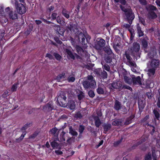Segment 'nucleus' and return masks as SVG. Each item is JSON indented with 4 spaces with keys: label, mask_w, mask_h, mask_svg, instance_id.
Masks as SVG:
<instances>
[{
    "label": "nucleus",
    "mask_w": 160,
    "mask_h": 160,
    "mask_svg": "<svg viewBox=\"0 0 160 160\" xmlns=\"http://www.w3.org/2000/svg\"><path fill=\"white\" fill-rule=\"evenodd\" d=\"M124 79L125 82L128 84H131L132 83V79L128 77L126 75L124 76Z\"/></svg>",
    "instance_id": "4be33fe9"
},
{
    "label": "nucleus",
    "mask_w": 160,
    "mask_h": 160,
    "mask_svg": "<svg viewBox=\"0 0 160 160\" xmlns=\"http://www.w3.org/2000/svg\"><path fill=\"white\" fill-rule=\"evenodd\" d=\"M140 45L137 42H134L132 47L131 48L132 54L136 58V59L140 58Z\"/></svg>",
    "instance_id": "f03ea898"
},
{
    "label": "nucleus",
    "mask_w": 160,
    "mask_h": 160,
    "mask_svg": "<svg viewBox=\"0 0 160 160\" xmlns=\"http://www.w3.org/2000/svg\"><path fill=\"white\" fill-rule=\"evenodd\" d=\"M43 109L45 110H50L53 109L52 102H49L43 107Z\"/></svg>",
    "instance_id": "a211bd4d"
},
{
    "label": "nucleus",
    "mask_w": 160,
    "mask_h": 160,
    "mask_svg": "<svg viewBox=\"0 0 160 160\" xmlns=\"http://www.w3.org/2000/svg\"><path fill=\"white\" fill-rule=\"evenodd\" d=\"M149 118V115H147L143 119V122L145 121Z\"/></svg>",
    "instance_id": "774afa93"
},
{
    "label": "nucleus",
    "mask_w": 160,
    "mask_h": 160,
    "mask_svg": "<svg viewBox=\"0 0 160 160\" xmlns=\"http://www.w3.org/2000/svg\"><path fill=\"white\" fill-rule=\"evenodd\" d=\"M132 81L133 83L134 84H138L140 85L141 84V78L140 76H138L136 78L132 77Z\"/></svg>",
    "instance_id": "2eb2a0df"
},
{
    "label": "nucleus",
    "mask_w": 160,
    "mask_h": 160,
    "mask_svg": "<svg viewBox=\"0 0 160 160\" xmlns=\"http://www.w3.org/2000/svg\"><path fill=\"white\" fill-rule=\"evenodd\" d=\"M78 118H81L82 117V116L80 112H77L75 115Z\"/></svg>",
    "instance_id": "8fccbe9b"
},
{
    "label": "nucleus",
    "mask_w": 160,
    "mask_h": 160,
    "mask_svg": "<svg viewBox=\"0 0 160 160\" xmlns=\"http://www.w3.org/2000/svg\"><path fill=\"white\" fill-rule=\"evenodd\" d=\"M51 134L54 135L55 138H58V129L56 128H53L50 131Z\"/></svg>",
    "instance_id": "6ab92c4d"
},
{
    "label": "nucleus",
    "mask_w": 160,
    "mask_h": 160,
    "mask_svg": "<svg viewBox=\"0 0 160 160\" xmlns=\"http://www.w3.org/2000/svg\"><path fill=\"white\" fill-rule=\"evenodd\" d=\"M119 1L118 2H120L123 5H125L126 3V1L125 0H119Z\"/></svg>",
    "instance_id": "bf43d9fd"
},
{
    "label": "nucleus",
    "mask_w": 160,
    "mask_h": 160,
    "mask_svg": "<svg viewBox=\"0 0 160 160\" xmlns=\"http://www.w3.org/2000/svg\"><path fill=\"white\" fill-rule=\"evenodd\" d=\"M15 5V8L18 13L22 14L26 12V8L23 4L21 3H18L16 1Z\"/></svg>",
    "instance_id": "20e7f679"
},
{
    "label": "nucleus",
    "mask_w": 160,
    "mask_h": 160,
    "mask_svg": "<svg viewBox=\"0 0 160 160\" xmlns=\"http://www.w3.org/2000/svg\"><path fill=\"white\" fill-rule=\"evenodd\" d=\"M104 51L108 54H113L112 51L109 47H106L104 48Z\"/></svg>",
    "instance_id": "bb28decb"
},
{
    "label": "nucleus",
    "mask_w": 160,
    "mask_h": 160,
    "mask_svg": "<svg viewBox=\"0 0 160 160\" xmlns=\"http://www.w3.org/2000/svg\"><path fill=\"white\" fill-rule=\"evenodd\" d=\"M137 31L139 37L143 36L144 34L143 32L141 30V28L139 26V24L137 25Z\"/></svg>",
    "instance_id": "aec40b11"
},
{
    "label": "nucleus",
    "mask_w": 160,
    "mask_h": 160,
    "mask_svg": "<svg viewBox=\"0 0 160 160\" xmlns=\"http://www.w3.org/2000/svg\"><path fill=\"white\" fill-rule=\"evenodd\" d=\"M69 133L73 136H77L78 135V133L75 131L73 130L72 128H69Z\"/></svg>",
    "instance_id": "473e14b6"
},
{
    "label": "nucleus",
    "mask_w": 160,
    "mask_h": 160,
    "mask_svg": "<svg viewBox=\"0 0 160 160\" xmlns=\"http://www.w3.org/2000/svg\"><path fill=\"white\" fill-rule=\"evenodd\" d=\"M150 8L151 10H156V8L153 6H150Z\"/></svg>",
    "instance_id": "13d9d810"
},
{
    "label": "nucleus",
    "mask_w": 160,
    "mask_h": 160,
    "mask_svg": "<svg viewBox=\"0 0 160 160\" xmlns=\"http://www.w3.org/2000/svg\"><path fill=\"white\" fill-rule=\"evenodd\" d=\"M139 19L140 21L144 25L145 22H144V19L141 18H140L139 17Z\"/></svg>",
    "instance_id": "052dcab7"
},
{
    "label": "nucleus",
    "mask_w": 160,
    "mask_h": 160,
    "mask_svg": "<svg viewBox=\"0 0 160 160\" xmlns=\"http://www.w3.org/2000/svg\"><path fill=\"white\" fill-rule=\"evenodd\" d=\"M155 150L157 151L160 150V140L157 141L155 149H152V156L153 157V160H157V157L156 156L155 154Z\"/></svg>",
    "instance_id": "6e6552de"
},
{
    "label": "nucleus",
    "mask_w": 160,
    "mask_h": 160,
    "mask_svg": "<svg viewBox=\"0 0 160 160\" xmlns=\"http://www.w3.org/2000/svg\"><path fill=\"white\" fill-rule=\"evenodd\" d=\"M18 83H15L13 84L11 88V90L12 92H14L16 91L18 87Z\"/></svg>",
    "instance_id": "4c0bfd02"
},
{
    "label": "nucleus",
    "mask_w": 160,
    "mask_h": 160,
    "mask_svg": "<svg viewBox=\"0 0 160 160\" xmlns=\"http://www.w3.org/2000/svg\"><path fill=\"white\" fill-rule=\"evenodd\" d=\"M46 57H48L50 59H54L53 56L51 54L48 53L47 54Z\"/></svg>",
    "instance_id": "603ef678"
},
{
    "label": "nucleus",
    "mask_w": 160,
    "mask_h": 160,
    "mask_svg": "<svg viewBox=\"0 0 160 160\" xmlns=\"http://www.w3.org/2000/svg\"><path fill=\"white\" fill-rule=\"evenodd\" d=\"M55 40L57 42V43L59 44H61L62 43V41L59 40L58 38H56Z\"/></svg>",
    "instance_id": "69168bd1"
},
{
    "label": "nucleus",
    "mask_w": 160,
    "mask_h": 160,
    "mask_svg": "<svg viewBox=\"0 0 160 160\" xmlns=\"http://www.w3.org/2000/svg\"><path fill=\"white\" fill-rule=\"evenodd\" d=\"M104 69L108 71H109L110 70V68L108 65L107 64L103 66Z\"/></svg>",
    "instance_id": "864d4df0"
},
{
    "label": "nucleus",
    "mask_w": 160,
    "mask_h": 160,
    "mask_svg": "<svg viewBox=\"0 0 160 160\" xmlns=\"http://www.w3.org/2000/svg\"><path fill=\"white\" fill-rule=\"evenodd\" d=\"M155 69L152 68L148 70V74L150 76H151L154 75L155 72Z\"/></svg>",
    "instance_id": "b1692460"
},
{
    "label": "nucleus",
    "mask_w": 160,
    "mask_h": 160,
    "mask_svg": "<svg viewBox=\"0 0 160 160\" xmlns=\"http://www.w3.org/2000/svg\"><path fill=\"white\" fill-rule=\"evenodd\" d=\"M58 140V138H55L53 141L51 142V145L53 148H57L58 146V143L57 141Z\"/></svg>",
    "instance_id": "f3484780"
},
{
    "label": "nucleus",
    "mask_w": 160,
    "mask_h": 160,
    "mask_svg": "<svg viewBox=\"0 0 160 160\" xmlns=\"http://www.w3.org/2000/svg\"><path fill=\"white\" fill-rule=\"evenodd\" d=\"M153 112L154 114V115L157 118V119H159V114L158 112L156 110L154 109Z\"/></svg>",
    "instance_id": "58836bf2"
},
{
    "label": "nucleus",
    "mask_w": 160,
    "mask_h": 160,
    "mask_svg": "<svg viewBox=\"0 0 160 160\" xmlns=\"http://www.w3.org/2000/svg\"><path fill=\"white\" fill-rule=\"evenodd\" d=\"M56 19L57 22L60 24L63 25L65 23V22L62 20V18H61V17L59 16L57 17Z\"/></svg>",
    "instance_id": "a878e982"
},
{
    "label": "nucleus",
    "mask_w": 160,
    "mask_h": 160,
    "mask_svg": "<svg viewBox=\"0 0 160 160\" xmlns=\"http://www.w3.org/2000/svg\"><path fill=\"white\" fill-rule=\"evenodd\" d=\"M65 78V73H62L59 74L57 77L56 80L58 82H62L64 80Z\"/></svg>",
    "instance_id": "dca6fc26"
},
{
    "label": "nucleus",
    "mask_w": 160,
    "mask_h": 160,
    "mask_svg": "<svg viewBox=\"0 0 160 160\" xmlns=\"http://www.w3.org/2000/svg\"><path fill=\"white\" fill-rule=\"evenodd\" d=\"M97 92L99 94H102L104 93L103 89L101 88H98L97 90Z\"/></svg>",
    "instance_id": "c03bdc74"
},
{
    "label": "nucleus",
    "mask_w": 160,
    "mask_h": 160,
    "mask_svg": "<svg viewBox=\"0 0 160 160\" xmlns=\"http://www.w3.org/2000/svg\"><path fill=\"white\" fill-rule=\"evenodd\" d=\"M142 45L144 48H146L148 46V42L147 41L143 40L142 41Z\"/></svg>",
    "instance_id": "37998d69"
},
{
    "label": "nucleus",
    "mask_w": 160,
    "mask_h": 160,
    "mask_svg": "<svg viewBox=\"0 0 160 160\" xmlns=\"http://www.w3.org/2000/svg\"><path fill=\"white\" fill-rule=\"evenodd\" d=\"M151 155L150 154H148L147 155L145 158V160H151Z\"/></svg>",
    "instance_id": "5fc2aeb1"
},
{
    "label": "nucleus",
    "mask_w": 160,
    "mask_h": 160,
    "mask_svg": "<svg viewBox=\"0 0 160 160\" xmlns=\"http://www.w3.org/2000/svg\"><path fill=\"white\" fill-rule=\"evenodd\" d=\"M68 28L71 32L73 31L75 32H77V29L75 28L74 25H70Z\"/></svg>",
    "instance_id": "c756f323"
},
{
    "label": "nucleus",
    "mask_w": 160,
    "mask_h": 160,
    "mask_svg": "<svg viewBox=\"0 0 160 160\" xmlns=\"http://www.w3.org/2000/svg\"><path fill=\"white\" fill-rule=\"evenodd\" d=\"M57 13L55 12L53 13L51 16L52 19L53 20H54L57 18Z\"/></svg>",
    "instance_id": "09e8293b"
},
{
    "label": "nucleus",
    "mask_w": 160,
    "mask_h": 160,
    "mask_svg": "<svg viewBox=\"0 0 160 160\" xmlns=\"http://www.w3.org/2000/svg\"><path fill=\"white\" fill-rule=\"evenodd\" d=\"M111 127V125L110 124H106L104 125V129L106 131H107L110 129Z\"/></svg>",
    "instance_id": "c9c22d12"
},
{
    "label": "nucleus",
    "mask_w": 160,
    "mask_h": 160,
    "mask_svg": "<svg viewBox=\"0 0 160 160\" xmlns=\"http://www.w3.org/2000/svg\"><path fill=\"white\" fill-rule=\"evenodd\" d=\"M84 93L82 92H81L80 94L78 95V97L79 100H81L84 98Z\"/></svg>",
    "instance_id": "a18cd8bd"
},
{
    "label": "nucleus",
    "mask_w": 160,
    "mask_h": 160,
    "mask_svg": "<svg viewBox=\"0 0 160 160\" xmlns=\"http://www.w3.org/2000/svg\"><path fill=\"white\" fill-rule=\"evenodd\" d=\"M26 134V132H23L22 135H21V137H20V138H19L16 139L17 141H19L22 140L24 137V136Z\"/></svg>",
    "instance_id": "a19ab883"
},
{
    "label": "nucleus",
    "mask_w": 160,
    "mask_h": 160,
    "mask_svg": "<svg viewBox=\"0 0 160 160\" xmlns=\"http://www.w3.org/2000/svg\"><path fill=\"white\" fill-rule=\"evenodd\" d=\"M94 119L95 120V124L96 126L98 127L101 124V122L100 120L98 117H95Z\"/></svg>",
    "instance_id": "393cba45"
},
{
    "label": "nucleus",
    "mask_w": 160,
    "mask_h": 160,
    "mask_svg": "<svg viewBox=\"0 0 160 160\" xmlns=\"http://www.w3.org/2000/svg\"><path fill=\"white\" fill-rule=\"evenodd\" d=\"M125 55L128 60L127 62V64L129 66L135 67L136 66V64L134 62L131 61L132 58L130 55L126 53H125Z\"/></svg>",
    "instance_id": "1a4fd4ad"
},
{
    "label": "nucleus",
    "mask_w": 160,
    "mask_h": 160,
    "mask_svg": "<svg viewBox=\"0 0 160 160\" xmlns=\"http://www.w3.org/2000/svg\"><path fill=\"white\" fill-rule=\"evenodd\" d=\"M88 80L83 81L82 84L85 88L88 89L93 88L96 86V83L93 78L92 76L89 75L87 77Z\"/></svg>",
    "instance_id": "f257e3e1"
},
{
    "label": "nucleus",
    "mask_w": 160,
    "mask_h": 160,
    "mask_svg": "<svg viewBox=\"0 0 160 160\" xmlns=\"http://www.w3.org/2000/svg\"><path fill=\"white\" fill-rule=\"evenodd\" d=\"M53 56L58 61H60L62 58L61 56L57 52L53 53Z\"/></svg>",
    "instance_id": "2f4dec72"
},
{
    "label": "nucleus",
    "mask_w": 160,
    "mask_h": 160,
    "mask_svg": "<svg viewBox=\"0 0 160 160\" xmlns=\"http://www.w3.org/2000/svg\"><path fill=\"white\" fill-rule=\"evenodd\" d=\"M84 129V126L82 125H80L79 129V131L81 133H82Z\"/></svg>",
    "instance_id": "49530a36"
},
{
    "label": "nucleus",
    "mask_w": 160,
    "mask_h": 160,
    "mask_svg": "<svg viewBox=\"0 0 160 160\" xmlns=\"http://www.w3.org/2000/svg\"><path fill=\"white\" fill-rule=\"evenodd\" d=\"M128 30L130 32L131 36H132L133 35L134 32V30L132 28H129Z\"/></svg>",
    "instance_id": "4d7b16f0"
},
{
    "label": "nucleus",
    "mask_w": 160,
    "mask_h": 160,
    "mask_svg": "<svg viewBox=\"0 0 160 160\" xmlns=\"http://www.w3.org/2000/svg\"><path fill=\"white\" fill-rule=\"evenodd\" d=\"M122 10L123 11L125 14L126 17L129 23L131 24L132 23V20L134 18V15L132 10L130 8L125 9L121 6H120Z\"/></svg>",
    "instance_id": "7ed1b4c3"
},
{
    "label": "nucleus",
    "mask_w": 160,
    "mask_h": 160,
    "mask_svg": "<svg viewBox=\"0 0 160 160\" xmlns=\"http://www.w3.org/2000/svg\"><path fill=\"white\" fill-rule=\"evenodd\" d=\"M55 29L59 34L62 36L63 35L65 30L62 28L58 25L55 27Z\"/></svg>",
    "instance_id": "ddd939ff"
},
{
    "label": "nucleus",
    "mask_w": 160,
    "mask_h": 160,
    "mask_svg": "<svg viewBox=\"0 0 160 160\" xmlns=\"http://www.w3.org/2000/svg\"><path fill=\"white\" fill-rule=\"evenodd\" d=\"M105 40L103 39H101L98 41V44L96 46V48L97 49H100L101 48L105 46Z\"/></svg>",
    "instance_id": "9d476101"
},
{
    "label": "nucleus",
    "mask_w": 160,
    "mask_h": 160,
    "mask_svg": "<svg viewBox=\"0 0 160 160\" xmlns=\"http://www.w3.org/2000/svg\"><path fill=\"white\" fill-rule=\"evenodd\" d=\"M149 15L150 18H155L157 17V15L156 14L152 11L149 12Z\"/></svg>",
    "instance_id": "c85d7f7f"
},
{
    "label": "nucleus",
    "mask_w": 160,
    "mask_h": 160,
    "mask_svg": "<svg viewBox=\"0 0 160 160\" xmlns=\"http://www.w3.org/2000/svg\"><path fill=\"white\" fill-rule=\"evenodd\" d=\"M156 50L155 48H153L151 49L149 52L148 55L150 58H152L153 57L156 56Z\"/></svg>",
    "instance_id": "f8f14e48"
},
{
    "label": "nucleus",
    "mask_w": 160,
    "mask_h": 160,
    "mask_svg": "<svg viewBox=\"0 0 160 160\" xmlns=\"http://www.w3.org/2000/svg\"><path fill=\"white\" fill-rule=\"evenodd\" d=\"M55 152L58 155H60L62 154V152L59 150H56L55 151Z\"/></svg>",
    "instance_id": "e2e57ef3"
},
{
    "label": "nucleus",
    "mask_w": 160,
    "mask_h": 160,
    "mask_svg": "<svg viewBox=\"0 0 160 160\" xmlns=\"http://www.w3.org/2000/svg\"><path fill=\"white\" fill-rule=\"evenodd\" d=\"M159 64V62L158 60L152 59L148 64V66L149 68H157Z\"/></svg>",
    "instance_id": "0eeeda50"
},
{
    "label": "nucleus",
    "mask_w": 160,
    "mask_h": 160,
    "mask_svg": "<svg viewBox=\"0 0 160 160\" xmlns=\"http://www.w3.org/2000/svg\"><path fill=\"white\" fill-rule=\"evenodd\" d=\"M157 104L159 108H160V98H158V100L157 103Z\"/></svg>",
    "instance_id": "0e129e2a"
},
{
    "label": "nucleus",
    "mask_w": 160,
    "mask_h": 160,
    "mask_svg": "<svg viewBox=\"0 0 160 160\" xmlns=\"http://www.w3.org/2000/svg\"><path fill=\"white\" fill-rule=\"evenodd\" d=\"M85 36L82 32H80L78 35V39L79 40L81 39L82 41L83 42L85 40Z\"/></svg>",
    "instance_id": "72a5a7b5"
},
{
    "label": "nucleus",
    "mask_w": 160,
    "mask_h": 160,
    "mask_svg": "<svg viewBox=\"0 0 160 160\" xmlns=\"http://www.w3.org/2000/svg\"><path fill=\"white\" fill-rule=\"evenodd\" d=\"M66 99V97L63 95H60L58 97L57 101L60 106L63 107H67Z\"/></svg>",
    "instance_id": "423d86ee"
},
{
    "label": "nucleus",
    "mask_w": 160,
    "mask_h": 160,
    "mask_svg": "<svg viewBox=\"0 0 160 160\" xmlns=\"http://www.w3.org/2000/svg\"><path fill=\"white\" fill-rule=\"evenodd\" d=\"M88 95L91 97H93L95 95L93 92L92 91H90L88 92Z\"/></svg>",
    "instance_id": "de8ad7c7"
},
{
    "label": "nucleus",
    "mask_w": 160,
    "mask_h": 160,
    "mask_svg": "<svg viewBox=\"0 0 160 160\" xmlns=\"http://www.w3.org/2000/svg\"><path fill=\"white\" fill-rule=\"evenodd\" d=\"M121 104L120 102L116 100L115 102L114 105V108L116 110H118L121 108Z\"/></svg>",
    "instance_id": "5701e85b"
},
{
    "label": "nucleus",
    "mask_w": 160,
    "mask_h": 160,
    "mask_svg": "<svg viewBox=\"0 0 160 160\" xmlns=\"http://www.w3.org/2000/svg\"><path fill=\"white\" fill-rule=\"evenodd\" d=\"M65 51L67 55V57L68 59H75V55L68 48H66L65 49Z\"/></svg>",
    "instance_id": "9b49d317"
},
{
    "label": "nucleus",
    "mask_w": 160,
    "mask_h": 160,
    "mask_svg": "<svg viewBox=\"0 0 160 160\" xmlns=\"http://www.w3.org/2000/svg\"><path fill=\"white\" fill-rule=\"evenodd\" d=\"M111 86L114 88L118 89L121 86V82L119 81H115L111 84Z\"/></svg>",
    "instance_id": "4468645a"
},
{
    "label": "nucleus",
    "mask_w": 160,
    "mask_h": 160,
    "mask_svg": "<svg viewBox=\"0 0 160 160\" xmlns=\"http://www.w3.org/2000/svg\"><path fill=\"white\" fill-rule=\"evenodd\" d=\"M121 142V140H120V141H117L115 142L114 143V145L116 146L118 145Z\"/></svg>",
    "instance_id": "680f3d73"
},
{
    "label": "nucleus",
    "mask_w": 160,
    "mask_h": 160,
    "mask_svg": "<svg viewBox=\"0 0 160 160\" xmlns=\"http://www.w3.org/2000/svg\"><path fill=\"white\" fill-rule=\"evenodd\" d=\"M26 134V132H23L22 135H21V137H20V138H19L16 139L17 141H19L22 140L24 137V136Z\"/></svg>",
    "instance_id": "ea45409f"
},
{
    "label": "nucleus",
    "mask_w": 160,
    "mask_h": 160,
    "mask_svg": "<svg viewBox=\"0 0 160 160\" xmlns=\"http://www.w3.org/2000/svg\"><path fill=\"white\" fill-rule=\"evenodd\" d=\"M68 82H73L75 80V78L73 76H69L67 79Z\"/></svg>",
    "instance_id": "e433bc0d"
},
{
    "label": "nucleus",
    "mask_w": 160,
    "mask_h": 160,
    "mask_svg": "<svg viewBox=\"0 0 160 160\" xmlns=\"http://www.w3.org/2000/svg\"><path fill=\"white\" fill-rule=\"evenodd\" d=\"M130 27V25L129 24H125L123 25V27L129 29Z\"/></svg>",
    "instance_id": "6e6d98bb"
},
{
    "label": "nucleus",
    "mask_w": 160,
    "mask_h": 160,
    "mask_svg": "<svg viewBox=\"0 0 160 160\" xmlns=\"http://www.w3.org/2000/svg\"><path fill=\"white\" fill-rule=\"evenodd\" d=\"M147 95L148 96V98H149L150 99L151 98L152 96L151 95V94L150 93H149V92L147 93Z\"/></svg>",
    "instance_id": "338daca9"
},
{
    "label": "nucleus",
    "mask_w": 160,
    "mask_h": 160,
    "mask_svg": "<svg viewBox=\"0 0 160 160\" xmlns=\"http://www.w3.org/2000/svg\"><path fill=\"white\" fill-rule=\"evenodd\" d=\"M31 125L30 123H27L22 128V130H25Z\"/></svg>",
    "instance_id": "f704fd0d"
},
{
    "label": "nucleus",
    "mask_w": 160,
    "mask_h": 160,
    "mask_svg": "<svg viewBox=\"0 0 160 160\" xmlns=\"http://www.w3.org/2000/svg\"><path fill=\"white\" fill-rule=\"evenodd\" d=\"M101 75L103 78H107L108 75L106 71H103L101 73Z\"/></svg>",
    "instance_id": "79ce46f5"
},
{
    "label": "nucleus",
    "mask_w": 160,
    "mask_h": 160,
    "mask_svg": "<svg viewBox=\"0 0 160 160\" xmlns=\"http://www.w3.org/2000/svg\"><path fill=\"white\" fill-rule=\"evenodd\" d=\"M131 68V70L132 72H133L135 73H137V72L136 71V69H135V68H136L137 65L135 67L132 66H130Z\"/></svg>",
    "instance_id": "3c124183"
},
{
    "label": "nucleus",
    "mask_w": 160,
    "mask_h": 160,
    "mask_svg": "<svg viewBox=\"0 0 160 160\" xmlns=\"http://www.w3.org/2000/svg\"><path fill=\"white\" fill-rule=\"evenodd\" d=\"M78 54L82 55L84 51L83 49L79 46H77L76 48Z\"/></svg>",
    "instance_id": "7c9ffc66"
},
{
    "label": "nucleus",
    "mask_w": 160,
    "mask_h": 160,
    "mask_svg": "<svg viewBox=\"0 0 160 160\" xmlns=\"http://www.w3.org/2000/svg\"><path fill=\"white\" fill-rule=\"evenodd\" d=\"M5 12L8 14L10 19L12 20H15L18 18L17 12L12 10H11L9 7H8L5 8Z\"/></svg>",
    "instance_id": "39448f33"
},
{
    "label": "nucleus",
    "mask_w": 160,
    "mask_h": 160,
    "mask_svg": "<svg viewBox=\"0 0 160 160\" xmlns=\"http://www.w3.org/2000/svg\"><path fill=\"white\" fill-rule=\"evenodd\" d=\"M63 15L67 18H69V12L65 10H63L62 12Z\"/></svg>",
    "instance_id": "cd10ccee"
},
{
    "label": "nucleus",
    "mask_w": 160,
    "mask_h": 160,
    "mask_svg": "<svg viewBox=\"0 0 160 160\" xmlns=\"http://www.w3.org/2000/svg\"><path fill=\"white\" fill-rule=\"evenodd\" d=\"M68 107L71 109H74L76 107L75 102L73 101H70L69 102Z\"/></svg>",
    "instance_id": "412c9836"
}]
</instances>
